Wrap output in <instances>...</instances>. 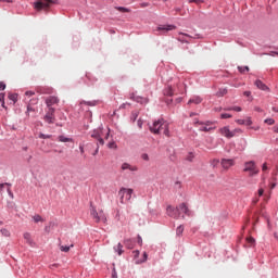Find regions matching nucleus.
Instances as JSON below:
<instances>
[{
	"mask_svg": "<svg viewBox=\"0 0 278 278\" xmlns=\"http://www.w3.org/2000/svg\"><path fill=\"white\" fill-rule=\"evenodd\" d=\"M151 134H160L163 131L164 136H170V131L168 130V123L164 121V118H160L159 121H155L150 127H149Z\"/></svg>",
	"mask_w": 278,
	"mask_h": 278,
	"instance_id": "nucleus-1",
	"label": "nucleus"
},
{
	"mask_svg": "<svg viewBox=\"0 0 278 278\" xmlns=\"http://www.w3.org/2000/svg\"><path fill=\"white\" fill-rule=\"evenodd\" d=\"M131 194H134V189L121 188L118 191L119 202L122 204L129 203L131 201Z\"/></svg>",
	"mask_w": 278,
	"mask_h": 278,
	"instance_id": "nucleus-2",
	"label": "nucleus"
},
{
	"mask_svg": "<svg viewBox=\"0 0 278 278\" xmlns=\"http://www.w3.org/2000/svg\"><path fill=\"white\" fill-rule=\"evenodd\" d=\"M243 173H249L250 177H255V175L260 174V168L253 161H249L244 163Z\"/></svg>",
	"mask_w": 278,
	"mask_h": 278,
	"instance_id": "nucleus-3",
	"label": "nucleus"
},
{
	"mask_svg": "<svg viewBox=\"0 0 278 278\" xmlns=\"http://www.w3.org/2000/svg\"><path fill=\"white\" fill-rule=\"evenodd\" d=\"M54 3H56V0H37L34 3V8L40 12V10H49Z\"/></svg>",
	"mask_w": 278,
	"mask_h": 278,
	"instance_id": "nucleus-4",
	"label": "nucleus"
},
{
	"mask_svg": "<svg viewBox=\"0 0 278 278\" xmlns=\"http://www.w3.org/2000/svg\"><path fill=\"white\" fill-rule=\"evenodd\" d=\"M90 214L96 223H105L108 220L105 213L103 211L97 212L94 206H91Z\"/></svg>",
	"mask_w": 278,
	"mask_h": 278,
	"instance_id": "nucleus-5",
	"label": "nucleus"
},
{
	"mask_svg": "<svg viewBox=\"0 0 278 278\" xmlns=\"http://www.w3.org/2000/svg\"><path fill=\"white\" fill-rule=\"evenodd\" d=\"M104 131L105 130H103V128H98L91 132V138H94V140H98V144H100L101 147L105 144V141L103 140Z\"/></svg>",
	"mask_w": 278,
	"mask_h": 278,
	"instance_id": "nucleus-6",
	"label": "nucleus"
},
{
	"mask_svg": "<svg viewBox=\"0 0 278 278\" xmlns=\"http://www.w3.org/2000/svg\"><path fill=\"white\" fill-rule=\"evenodd\" d=\"M179 92H184V85L177 84L176 87L169 86L164 94L167 97H173V94H179Z\"/></svg>",
	"mask_w": 278,
	"mask_h": 278,
	"instance_id": "nucleus-7",
	"label": "nucleus"
},
{
	"mask_svg": "<svg viewBox=\"0 0 278 278\" xmlns=\"http://www.w3.org/2000/svg\"><path fill=\"white\" fill-rule=\"evenodd\" d=\"M46 123H49V125H53L55 121V109L49 108L46 116L43 117Z\"/></svg>",
	"mask_w": 278,
	"mask_h": 278,
	"instance_id": "nucleus-8",
	"label": "nucleus"
},
{
	"mask_svg": "<svg viewBox=\"0 0 278 278\" xmlns=\"http://www.w3.org/2000/svg\"><path fill=\"white\" fill-rule=\"evenodd\" d=\"M220 136H224V138H233L236 136V132L229 129V126H224L219 128Z\"/></svg>",
	"mask_w": 278,
	"mask_h": 278,
	"instance_id": "nucleus-9",
	"label": "nucleus"
},
{
	"mask_svg": "<svg viewBox=\"0 0 278 278\" xmlns=\"http://www.w3.org/2000/svg\"><path fill=\"white\" fill-rule=\"evenodd\" d=\"M236 161H233L232 159H223L222 160V166L223 168H225V170H229V168H231V166H235Z\"/></svg>",
	"mask_w": 278,
	"mask_h": 278,
	"instance_id": "nucleus-10",
	"label": "nucleus"
},
{
	"mask_svg": "<svg viewBox=\"0 0 278 278\" xmlns=\"http://www.w3.org/2000/svg\"><path fill=\"white\" fill-rule=\"evenodd\" d=\"M177 212L180 215L181 212L182 214H186V216H190V208H188V205L186 203H181L177 206Z\"/></svg>",
	"mask_w": 278,
	"mask_h": 278,
	"instance_id": "nucleus-11",
	"label": "nucleus"
},
{
	"mask_svg": "<svg viewBox=\"0 0 278 278\" xmlns=\"http://www.w3.org/2000/svg\"><path fill=\"white\" fill-rule=\"evenodd\" d=\"M166 212H167V216H170L172 218H177L179 216L177 207L175 208V207L168 205L166 208Z\"/></svg>",
	"mask_w": 278,
	"mask_h": 278,
	"instance_id": "nucleus-12",
	"label": "nucleus"
},
{
	"mask_svg": "<svg viewBox=\"0 0 278 278\" xmlns=\"http://www.w3.org/2000/svg\"><path fill=\"white\" fill-rule=\"evenodd\" d=\"M59 99L55 96H50L49 98L46 99V105L48 108H51L52 105H55L56 103H59Z\"/></svg>",
	"mask_w": 278,
	"mask_h": 278,
	"instance_id": "nucleus-13",
	"label": "nucleus"
},
{
	"mask_svg": "<svg viewBox=\"0 0 278 278\" xmlns=\"http://www.w3.org/2000/svg\"><path fill=\"white\" fill-rule=\"evenodd\" d=\"M122 170H130L131 173H136L138 172V166L131 165L129 163H123Z\"/></svg>",
	"mask_w": 278,
	"mask_h": 278,
	"instance_id": "nucleus-14",
	"label": "nucleus"
},
{
	"mask_svg": "<svg viewBox=\"0 0 278 278\" xmlns=\"http://www.w3.org/2000/svg\"><path fill=\"white\" fill-rule=\"evenodd\" d=\"M175 29L174 25H161L159 26V31H173Z\"/></svg>",
	"mask_w": 278,
	"mask_h": 278,
	"instance_id": "nucleus-15",
	"label": "nucleus"
},
{
	"mask_svg": "<svg viewBox=\"0 0 278 278\" xmlns=\"http://www.w3.org/2000/svg\"><path fill=\"white\" fill-rule=\"evenodd\" d=\"M131 99L134 100V101H137V103H149V100L147 99V98H142V97H140V96H131Z\"/></svg>",
	"mask_w": 278,
	"mask_h": 278,
	"instance_id": "nucleus-16",
	"label": "nucleus"
},
{
	"mask_svg": "<svg viewBox=\"0 0 278 278\" xmlns=\"http://www.w3.org/2000/svg\"><path fill=\"white\" fill-rule=\"evenodd\" d=\"M203 99L201 97L194 96L188 101V104L190 105V103H194L195 105H199V103H201Z\"/></svg>",
	"mask_w": 278,
	"mask_h": 278,
	"instance_id": "nucleus-17",
	"label": "nucleus"
},
{
	"mask_svg": "<svg viewBox=\"0 0 278 278\" xmlns=\"http://www.w3.org/2000/svg\"><path fill=\"white\" fill-rule=\"evenodd\" d=\"M255 86L260 89V90H268V87L262 83V80H256L255 81Z\"/></svg>",
	"mask_w": 278,
	"mask_h": 278,
	"instance_id": "nucleus-18",
	"label": "nucleus"
},
{
	"mask_svg": "<svg viewBox=\"0 0 278 278\" xmlns=\"http://www.w3.org/2000/svg\"><path fill=\"white\" fill-rule=\"evenodd\" d=\"M124 244H125L126 249H134V241L131 239H126L124 241Z\"/></svg>",
	"mask_w": 278,
	"mask_h": 278,
	"instance_id": "nucleus-19",
	"label": "nucleus"
},
{
	"mask_svg": "<svg viewBox=\"0 0 278 278\" xmlns=\"http://www.w3.org/2000/svg\"><path fill=\"white\" fill-rule=\"evenodd\" d=\"M59 142H73L72 138L64 137L63 135L58 137Z\"/></svg>",
	"mask_w": 278,
	"mask_h": 278,
	"instance_id": "nucleus-20",
	"label": "nucleus"
},
{
	"mask_svg": "<svg viewBox=\"0 0 278 278\" xmlns=\"http://www.w3.org/2000/svg\"><path fill=\"white\" fill-rule=\"evenodd\" d=\"M140 115V112H138V111H134L132 113H131V115H130V121L132 122V123H136V121L138 119V116Z\"/></svg>",
	"mask_w": 278,
	"mask_h": 278,
	"instance_id": "nucleus-21",
	"label": "nucleus"
},
{
	"mask_svg": "<svg viewBox=\"0 0 278 278\" xmlns=\"http://www.w3.org/2000/svg\"><path fill=\"white\" fill-rule=\"evenodd\" d=\"M24 240H26V242H27L28 244H31V242H34V241L31 240V233H29V232H25V233H24Z\"/></svg>",
	"mask_w": 278,
	"mask_h": 278,
	"instance_id": "nucleus-22",
	"label": "nucleus"
},
{
	"mask_svg": "<svg viewBox=\"0 0 278 278\" xmlns=\"http://www.w3.org/2000/svg\"><path fill=\"white\" fill-rule=\"evenodd\" d=\"M9 99L10 101H13V103H16L17 99H18V94L16 93H10L9 94Z\"/></svg>",
	"mask_w": 278,
	"mask_h": 278,
	"instance_id": "nucleus-23",
	"label": "nucleus"
},
{
	"mask_svg": "<svg viewBox=\"0 0 278 278\" xmlns=\"http://www.w3.org/2000/svg\"><path fill=\"white\" fill-rule=\"evenodd\" d=\"M213 127H210V124H206L200 128V131H212Z\"/></svg>",
	"mask_w": 278,
	"mask_h": 278,
	"instance_id": "nucleus-24",
	"label": "nucleus"
},
{
	"mask_svg": "<svg viewBox=\"0 0 278 278\" xmlns=\"http://www.w3.org/2000/svg\"><path fill=\"white\" fill-rule=\"evenodd\" d=\"M71 248H73V244H71ZM71 248L67 245H61L60 250L63 251V253H68L71 251Z\"/></svg>",
	"mask_w": 278,
	"mask_h": 278,
	"instance_id": "nucleus-25",
	"label": "nucleus"
},
{
	"mask_svg": "<svg viewBox=\"0 0 278 278\" xmlns=\"http://www.w3.org/2000/svg\"><path fill=\"white\" fill-rule=\"evenodd\" d=\"M115 251H117L118 255H123V244L118 243L117 247H115Z\"/></svg>",
	"mask_w": 278,
	"mask_h": 278,
	"instance_id": "nucleus-26",
	"label": "nucleus"
},
{
	"mask_svg": "<svg viewBox=\"0 0 278 278\" xmlns=\"http://www.w3.org/2000/svg\"><path fill=\"white\" fill-rule=\"evenodd\" d=\"M247 242H248V244H250V247H254L255 245V238L248 237Z\"/></svg>",
	"mask_w": 278,
	"mask_h": 278,
	"instance_id": "nucleus-27",
	"label": "nucleus"
},
{
	"mask_svg": "<svg viewBox=\"0 0 278 278\" xmlns=\"http://www.w3.org/2000/svg\"><path fill=\"white\" fill-rule=\"evenodd\" d=\"M149 255L147 254V252L143 253V260H137L136 264H143V262H147Z\"/></svg>",
	"mask_w": 278,
	"mask_h": 278,
	"instance_id": "nucleus-28",
	"label": "nucleus"
},
{
	"mask_svg": "<svg viewBox=\"0 0 278 278\" xmlns=\"http://www.w3.org/2000/svg\"><path fill=\"white\" fill-rule=\"evenodd\" d=\"M33 219H34V222L35 223H42V216H40V215H35V216H33Z\"/></svg>",
	"mask_w": 278,
	"mask_h": 278,
	"instance_id": "nucleus-29",
	"label": "nucleus"
},
{
	"mask_svg": "<svg viewBox=\"0 0 278 278\" xmlns=\"http://www.w3.org/2000/svg\"><path fill=\"white\" fill-rule=\"evenodd\" d=\"M116 10H118V12H131V10L125 8V7H117L115 8Z\"/></svg>",
	"mask_w": 278,
	"mask_h": 278,
	"instance_id": "nucleus-30",
	"label": "nucleus"
},
{
	"mask_svg": "<svg viewBox=\"0 0 278 278\" xmlns=\"http://www.w3.org/2000/svg\"><path fill=\"white\" fill-rule=\"evenodd\" d=\"M39 138H41V140H47L49 138H52V136L51 135H45V134L40 132Z\"/></svg>",
	"mask_w": 278,
	"mask_h": 278,
	"instance_id": "nucleus-31",
	"label": "nucleus"
},
{
	"mask_svg": "<svg viewBox=\"0 0 278 278\" xmlns=\"http://www.w3.org/2000/svg\"><path fill=\"white\" fill-rule=\"evenodd\" d=\"M243 125H247V127H251V125H253V121H251V117H248L247 119H244Z\"/></svg>",
	"mask_w": 278,
	"mask_h": 278,
	"instance_id": "nucleus-32",
	"label": "nucleus"
},
{
	"mask_svg": "<svg viewBox=\"0 0 278 278\" xmlns=\"http://www.w3.org/2000/svg\"><path fill=\"white\" fill-rule=\"evenodd\" d=\"M176 233L178 236H181V233H184V226H178L177 229H176Z\"/></svg>",
	"mask_w": 278,
	"mask_h": 278,
	"instance_id": "nucleus-33",
	"label": "nucleus"
},
{
	"mask_svg": "<svg viewBox=\"0 0 278 278\" xmlns=\"http://www.w3.org/2000/svg\"><path fill=\"white\" fill-rule=\"evenodd\" d=\"M141 160H143V162H149L151 159L149 157V155L147 153H142Z\"/></svg>",
	"mask_w": 278,
	"mask_h": 278,
	"instance_id": "nucleus-34",
	"label": "nucleus"
},
{
	"mask_svg": "<svg viewBox=\"0 0 278 278\" xmlns=\"http://www.w3.org/2000/svg\"><path fill=\"white\" fill-rule=\"evenodd\" d=\"M226 93H227V89H222L217 92V97H225Z\"/></svg>",
	"mask_w": 278,
	"mask_h": 278,
	"instance_id": "nucleus-35",
	"label": "nucleus"
},
{
	"mask_svg": "<svg viewBox=\"0 0 278 278\" xmlns=\"http://www.w3.org/2000/svg\"><path fill=\"white\" fill-rule=\"evenodd\" d=\"M238 68L241 73H244V72L249 73V66H243V67L239 66Z\"/></svg>",
	"mask_w": 278,
	"mask_h": 278,
	"instance_id": "nucleus-36",
	"label": "nucleus"
},
{
	"mask_svg": "<svg viewBox=\"0 0 278 278\" xmlns=\"http://www.w3.org/2000/svg\"><path fill=\"white\" fill-rule=\"evenodd\" d=\"M265 123H266V125H275V119L267 118V119H265Z\"/></svg>",
	"mask_w": 278,
	"mask_h": 278,
	"instance_id": "nucleus-37",
	"label": "nucleus"
},
{
	"mask_svg": "<svg viewBox=\"0 0 278 278\" xmlns=\"http://www.w3.org/2000/svg\"><path fill=\"white\" fill-rule=\"evenodd\" d=\"M109 149H116V142L115 141H111L108 144Z\"/></svg>",
	"mask_w": 278,
	"mask_h": 278,
	"instance_id": "nucleus-38",
	"label": "nucleus"
},
{
	"mask_svg": "<svg viewBox=\"0 0 278 278\" xmlns=\"http://www.w3.org/2000/svg\"><path fill=\"white\" fill-rule=\"evenodd\" d=\"M231 114H229V113H223L222 115H220V118H223V119H225V118H231Z\"/></svg>",
	"mask_w": 278,
	"mask_h": 278,
	"instance_id": "nucleus-39",
	"label": "nucleus"
},
{
	"mask_svg": "<svg viewBox=\"0 0 278 278\" xmlns=\"http://www.w3.org/2000/svg\"><path fill=\"white\" fill-rule=\"evenodd\" d=\"M189 3H195L197 5H201V3H203V0H189Z\"/></svg>",
	"mask_w": 278,
	"mask_h": 278,
	"instance_id": "nucleus-40",
	"label": "nucleus"
},
{
	"mask_svg": "<svg viewBox=\"0 0 278 278\" xmlns=\"http://www.w3.org/2000/svg\"><path fill=\"white\" fill-rule=\"evenodd\" d=\"M1 233H2V236H5L7 238L10 236V230H8V229H2L1 230Z\"/></svg>",
	"mask_w": 278,
	"mask_h": 278,
	"instance_id": "nucleus-41",
	"label": "nucleus"
},
{
	"mask_svg": "<svg viewBox=\"0 0 278 278\" xmlns=\"http://www.w3.org/2000/svg\"><path fill=\"white\" fill-rule=\"evenodd\" d=\"M132 255H134L135 260H138V257H140V251H138V250L134 251Z\"/></svg>",
	"mask_w": 278,
	"mask_h": 278,
	"instance_id": "nucleus-42",
	"label": "nucleus"
},
{
	"mask_svg": "<svg viewBox=\"0 0 278 278\" xmlns=\"http://www.w3.org/2000/svg\"><path fill=\"white\" fill-rule=\"evenodd\" d=\"M187 160L188 162H192V160H194V153H189Z\"/></svg>",
	"mask_w": 278,
	"mask_h": 278,
	"instance_id": "nucleus-43",
	"label": "nucleus"
},
{
	"mask_svg": "<svg viewBox=\"0 0 278 278\" xmlns=\"http://www.w3.org/2000/svg\"><path fill=\"white\" fill-rule=\"evenodd\" d=\"M262 170H263V173H266V170H268V164L267 163L263 164Z\"/></svg>",
	"mask_w": 278,
	"mask_h": 278,
	"instance_id": "nucleus-44",
	"label": "nucleus"
},
{
	"mask_svg": "<svg viewBox=\"0 0 278 278\" xmlns=\"http://www.w3.org/2000/svg\"><path fill=\"white\" fill-rule=\"evenodd\" d=\"M232 111L233 112H241L242 108H240V106H232Z\"/></svg>",
	"mask_w": 278,
	"mask_h": 278,
	"instance_id": "nucleus-45",
	"label": "nucleus"
},
{
	"mask_svg": "<svg viewBox=\"0 0 278 278\" xmlns=\"http://www.w3.org/2000/svg\"><path fill=\"white\" fill-rule=\"evenodd\" d=\"M137 125H138L139 129H142L143 123H142L141 118L138 119Z\"/></svg>",
	"mask_w": 278,
	"mask_h": 278,
	"instance_id": "nucleus-46",
	"label": "nucleus"
},
{
	"mask_svg": "<svg viewBox=\"0 0 278 278\" xmlns=\"http://www.w3.org/2000/svg\"><path fill=\"white\" fill-rule=\"evenodd\" d=\"M231 131L235 132V136H236V134H242V129H240V128H236V129H233Z\"/></svg>",
	"mask_w": 278,
	"mask_h": 278,
	"instance_id": "nucleus-47",
	"label": "nucleus"
},
{
	"mask_svg": "<svg viewBox=\"0 0 278 278\" xmlns=\"http://www.w3.org/2000/svg\"><path fill=\"white\" fill-rule=\"evenodd\" d=\"M175 188L180 189V188H181V181H176V182H175Z\"/></svg>",
	"mask_w": 278,
	"mask_h": 278,
	"instance_id": "nucleus-48",
	"label": "nucleus"
},
{
	"mask_svg": "<svg viewBox=\"0 0 278 278\" xmlns=\"http://www.w3.org/2000/svg\"><path fill=\"white\" fill-rule=\"evenodd\" d=\"M236 123H237L238 125H244V119H236Z\"/></svg>",
	"mask_w": 278,
	"mask_h": 278,
	"instance_id": "nucleus-49",
	"label": "nucleus"
},
{
	"mask_svg": "<svg viewBox=\"0 0 278 278\" xmlns=\"http://www.w3.org/2000/svg\"><path fill=\"white\" fill-rule=\"evenodd\" d=\"M25 94L26 97H34V91H26Z\"/></svg>",
	"mask_w": 278,
	"mask_h": 278,
	"instance_id": "nucleus-50",
	"label": "nucleus"
},
{
	"mask_svg": "<svg viewBox=\"0 0 278 278\" xmlns=\"http://www.w3.org/2000/svg\"><path fill=\"white\" fill-rule=\"evenodd\" d=\"M112 278H118V275L116 274V269H113Z\"/></svg>",
	"mask_w": 278,
	"mask_h": 278,
	"instance_id": "nucleus-51",
	"label": "nucleus"
},
{
	"mask_svg": "<svg viewBox=\"0 0 278 278\" xmlns=\"http://www.w3.org/2000/svg\"><path fill=\"white\" fill-rule=\"evenodd\" d=\"M258 197H264V189H258Z\"/></svg>",
	"mask_w": 278,
	"mask_h": 278,
	"instance_id": "nucleus-52",
	"label": "nucleus"
},
{
	"mask_svg": "<svg viewBox=\"0 0 278 278\" xmlns=\"http://www.w3.org/2000/svg\"><path fill=\"white\" fill-rule=\"evenodd\" d=\"M137 242H138V244H140V247H142V237L138 236Z\"/></svg>",
	"mask_w": 278,
	"mask_h": 278,
	"instance_id": "nucleus-53",
	"label": "nucleus"
},
{
	"mask_svg": "<svg viewBox=\"0 0 278 278\" xmlns=\"http://www.w3.org/2000/svg\"><path fill=\"white\" fill-rule=\"evenodd\" d=\"M276 186H277V184L271 182V184L269 185L270 190H275Z\"/></svg>",
	"mask_w": 278,
	"mask_h": 278,
	"instance_id": "nucleus-54",
	"label": "nucleus"
},
{
	"mask_svg": "<svg viewBox=\"0 0 278 278\" xmlns=\"http://www.w3.org/2000/svg\"><path fill=\"white\" fill-rule=\"evenodd\" d=\"M0 90H5V85H4V83H0Z\"/></svg>",
	"mask_w": 278,
	"mask_h": 278,
	"instance_id": "nucleus-55",
	"label": "nucleus"
},
{
	"mask_svg": "<svg viewBox=\"0 0 278 278\" xmlns=\"http://www.w3.org/2000/svg\"><path fill=\"white\" fill-rule=\"evenodd\" d=\"M273 131H274L275 134H278V125L274 126Z\"/></svg>",
	"mask_w": 278,
	"mask_h": 278,
	"instance_id": "nucleus-56",
	"label": "nucleus"
},
{
	"mask_svg": "<svg viewBox=\"0 0 278 278\" xmlns=\"http://www.w3.org/2000/svg\"><path fill=\"white\" fill-rule=\"evenodd\" d=\"M243 94L244 97H251V91H244Z\"/></svg>",
	"mask_w": 278,
	"mask_h": 278,
	"instance_id": "nucleus-57",
	"label": "nucleus"
},
{
	"mask_svg": "<svg viewBox=\"0 0 278 278\" xmlns=\"http://www.w3.org/2000/svg\"><path fill=\"white\" fill-rule=\"evenodd\" d=\"M104 138H105V140H108V138H110V129L106 131Z\"/></svg>",
	"mask_w": 278,
	"mask_h": 278,
	"instance_id": "nucleus-58",
	"label": "nucleus"
},
{
	"mask_svg": "<svg viewBox=\"0 0 278 278\" xmlns=\"http://www.w3.org/2000/svg\"><path fill=\"white\" fill-rule=\"evenodd\" d=\"M140 8H149V3H141Z\"/></svg>",
	"mask_w": 278,
	"mask_h": 278,
	"instance_id": "nucleus-59",
	"label": "nucleus"
},
{
	"mask_svg": "<svg viewBox=\"0 0 278 278\" xmlns=\"http://www.w3.org/2000/svg\"><path fill=\"white\" fill-rule=\"evenodd\" d=\"M218 163H219L218 160H213V166H217Z\"/></svg>",
	"mask_w": 278,
	"mask_h": 278,
	"instance_id": "nucleus-60",
	"label": "nucleus"
},
{
	"mask_svg": "<svg viewBox=\"0 0 278 278\" xmlns=\"http://www.w3.org/2000/svg\"><path fill=\"white\" fill-rule=\"evenodd\" d=\"M3 186H11L10 184H0V190H2Z\"/></svg>",
	"mask_w": 278,
	"mask_h": 278,
	"instance_id": "nucleus-61",
	"label": "nucleus"
},
{
	"mask_svg": "<svg viewBox=\"0 0 278 278\" xmlns=\"http://www.w3.org/2000/svg\"><path fill=\"white\" fill-rule=\"evenodd\" d=\"M225 111L226 112H231V111H233V108H227V109H225Z\"/></svg>",
	"mask_w": 278,
	"mask_h": 278,
	"instance_id": "nucleus-62",
	"label": "nucleus"
},
{
	"mask_svg": "<svg viewBox=\"0 0 278 278\" xmlns=\"http://www.w3.org/2000/svg\"><path fill=\"white\" fill-rule=\"evenodd\" d=\"M79 150H80V153H84V148H83V146H79Z\"/></svg>",
	"mask_w": 278,
	"mask_h": 278,
	"instance_id": "nucleus-63",
	"label": "nucleus"
},
{
	"mask_svg": "<svg viewBox=\"0 0 278 278\" xmlns=\"http://www.w3.org/2000/svg\"><path fill=\"white\" fill-rule=\"evenodd\" d=\"M99 144H100V143H97L96 153H99Z\"/></svg>",
	"mask_w": 278,
	"mask_h": 278,
	"instance_id": "nucleus-64",
	"label": "nucleus"
}]
</instances>
